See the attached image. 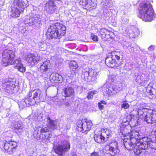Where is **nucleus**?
I'll list each match as a JSON object with an SVG mask.
<instances>
[{
  "instance_id": "37",
  "label": "nucleus",
  "mask_w": 156,
  "mask_h": 156,
  "mask_svg": "<svg viewBox=\"0 0 156 156\" xmlns=\"http://www.w3.org/2000/svg\"><path fill=\"white\" fill-rule=\"evenodd\" d=\"M96 92V91H92L89 92L88 94L87 98L88 99H92L93 98V95L95 94Z\"/></svg>"
},
{
  "instance_id": "17",
  "label": "nucleus",
  "mask_w": 156,
  "mask_h": 156,
  "mask_svg": "<svg viewBox=\"0 0 156 156\" xmlns=\"http://www.w3.org/2000/svg\"><path fill=\"white\" fill-rule=\"evenodd\" d=\"M137 142H135V139H131L129 138H127L126 140L125 139L124 140V145L128 150H131L134 147Z\"/></svg>"
},
{
  "instance_id": "15",
  "label": "nucleus",
  "mask_w": 156,
  "mask_h": 156,
  "mask_svg": "<svg viewBox=\"0 0 156 156\" xmlns=\"http://www.w3.org/2000/svg\"><path fill=\"white\" fill-rule=\"evenodd\" d=\"M1 87L5 90V92L9 93H12L15 87V85L13 82L7 81L2 83Z\"/></svg>"
},
{
  "instance_id": "36",
  "label": "nucleus",
  "mask_w": 156,
  "mask_h": 156,
  "mask_svg": "<svg viewBox=\"0 0 156 156\" xmlns=\"http://www.w3.org/2000/svg\"><path fill=\"white\" fill-rule=\"evenodd\" d=\"M133 34H134V38L138 37L140 34V31L136 27H134L133 29Z\"/></svg>"
},
{
  "instance_id": "52",
  "label": "nucleus",
  "mask_w": 156,
  "mask_h": 156,
  "mask_svg": "<svg viewBox=\"0 0 156 156\" xmlns=\"http://www.w3.org/2000/svg\"><path fill=\"white\" fill-rule=\"evenodd\" d=\"M99 103H101V104L103 105H106L107 104L106 102L104 101H101Z\"/></svg>"
},
{
  "instance_id": "28",
  "label": "nucleus",
  "mask_w": 156,
  "mask_h": 156,
  "mask_svg": "<svg viewBox=\"0 0 156 156\" xmlns=\"http://www.w3.org/2000/svg\"><path fill=\"white\" fill-rule=\"evenodd\" d=\"M120 88L115 85H110L108 88V90L110 91L112 94H115L120 91Z\"/></svg>"
},
{
  "instance_id": "30",
  "label": "nucleus",
  "mask_w": 156,
  "mask_h": 156,
  "mask_svg": "<svg viewBox=\"0 0 156 156\" xmlns=\"http://www.w3.org/2000/svg\"><path fill=\"white\" fill-rule=\"evenodd\" d=\"M120 127L121 131H122L123 130L124 133H126V134L127 133L126 131L127 129L129 128H131L130 126H129V122L128 121L122 122L120 125Z\"/></svg>"
},
{
  "instance_id": "38",
  "label": "nucleus",
  "mask_w": 156,
  "mask_h": 156,
  "mask_svg": "<svg viewBox=\"0 0 156 156\" xmlns=\"http://www.w3.org/2000/svg\"><path fill=\"white\" fill-rule=\"evenodd\" d=\"M69 65L71 68L73 69H76L78 67L77 62L74 61H71L69 63Z\"/></svg>"
},
{
  "instance_id": "50",
  "label": "nucleus",
  "mask_w": 156,
  "mask_h": 156,
  "mask_svg": "<svg viewBox=\"0 0 156 156\" xmlns=\"http://www.w3.org/2000/svg\"><path fill=\"white\" fill-rule=\"evenodd\" d=\"M63 104L66 106L69 105V103L66 100L63 101Z\"/></svg>"
},
{
  "instance_id": "55",
  "label": "nucleus",
  "mask_w": 156,
  "mask_h": 156,
  "mask_svg": "<svg viewBox=\"0 0 156 156\" xmlns=\"http://www.w3.org/2000/svg\"><path fill=\"white\" fill-rule=\"evenodd\" d=\"M68 77L69 78V79H71L72 78V77L71 76L70 74V76L68 75Z\"/></svg>"
},
{
  "instance_id": "22",
  "label": "nucleus",
  "mask_w": 156,
  "mask_h": 156,
  "mask_svg": "<svg viewBox=\"0 0 156 156\" xmlns=\"http://www.w3.org/2000/svg\"><path fill=\"white\" fill-rule=\"evenodd\" d=\"M149 109L143 107H140L137 110V114L140 117L143 119L145 121V118H146V115H147Z\"/></svg>"
},
{
  "instance_id": "12",
  "label": "nucleus",
  "mask_w": 156,
  "mask_h": 156,
  "mask_svg": "<svg viewBox=\"0 0 156 156\" xmlns=\"http://www.w3.org/2000/svg\"><path fill=\"white\" fill-rule=\"evenodd\" d=\"M25 58L27 61L31 66L37 64L40 60V56L31 54H27Z\"/></svg>"
},
{
  "instance_id": "32",
  "label": "nucleus",
  "mask_w": 156,
  "mask_h": 156,
  "mask_svg": "<svg viewBox=\"0 0 156 156\" xmlns=\"http://www.w3.org/2000/svg\"><path fill=\"white\" fill-rule=\"evenodd\" d=\"M101 4L105 8L108 9L112 7L113 5V2L111 0H102Z\"/></svg>"
},
{
  "instance_id": "39",
  "label": "nucleus",
  "mask_w": 156,
  "mask_h": 156,
  "mask_svg": "<svg viewBox=\"0 0 156 156\" xmlns=\"http://www.w3.org/2000/svg\"><path fill=\"white\" fill-rule=\"evenodd\" d=\"M14 63L12 64H14L15 65H16V67L19 66L20 65H22V61L21 59L20 58H18L16 61L14 60V58L13 59Z\"/></svg>"
},
{
  "instance_id": "20",
  "label": "nucleus",
  "mask_w": 156,
  "mask_h": 156,
  "mask_svg": "<svg viewBox=\"0 0 156 156\" xmlns=\"http://www.w3.org/2000/svg\"><path fill=\"white\" fill-rule=\"evenodd\" d=\"M74 94V90L72 87H69L64 88L62 92V95L66 97L73 96Z\"/></svg>"
},
{
  "instance_id": "24",
  "label": "nucleus",
  "mask_w": 156,
  "mask_h": 156,
  "mask_svg": "<svg viewBox=\"0 0 156 156\" xmlns=\"http://www.w3.org/2000/svg\"><path fill=\"white\" fill-rule=\"evenodd\" d=\"M63 77L58 73H52L50 76V80L51 82L58 81L60 82H62L63 80Z\"/></svg>"
},
{
  "instance_id": "41",
  "label": "nucleus",
  "mask_w": 156,
  "mask_h": 156,
  "mask_svg": "<svg viewBox=\"0 0 156 156\" xmlns=\"http://www.w3.org/2000/svg\"><path fill=\"white\" fill-rule=\"evenodd\" d=\"M17 68L18 70L22 72H24L25 71V68L23 66L22 64L20 65Z\"/></svg>"
},
{
  "instance_id": "14",
  "label": "nucleus",
  "mask_w": 156,
  "mask_h": 156,
  "mask_svg": "<svg viewBox=\"0 0 156 156\" xmlns=\"http://www.w3.org/2000/svg\"><path fill=\"white\" fill-rule=\"evenodd\" d=\"M145 121L148 123L153 124L156 122V111L149 109L147 115H146Z\"/></svg>"
},
{
  "instance_id": "16",
  "label": "nucleus",
  "mask_w": 156,
  "mask_h": 156,
  "mask_svg": "<svg viewBox=\"0 0 156 156\" xmlns=\"http://www.w3.org/2000/svg\"><path fill=\"white\" fill-rule=\"evenodd\" d=\"M55 0H50L47 2H48L46 4V11L49 14H53L56 11L57 7L55 4L54 1Z\"/></svg>"
},
{
  "instance_id": "19",
  "label": "nucleus",
  "mask_w": 156,
  "mask_h": 156,
  "mask_svg": "<svg viewBox=\"0 0 156 156\" xmlns=\"http://www.w3.org/2000/svg\"><path fill=\"white\" fill-rule=\"evenodd\" d=\"M109 135L107 134L106 138L102 134L99 135H95L94 136V140L95 141L98 143L103 144L107 141L109 138Z\"/></svg>"
},
{
  "instance_id": "4",
  "label": "nucleus",
  "mask_w": 156,
  "mask_h": 156,
  "mask_svg": "<svg viewBox=\"0 0 156 156\" xmlns=\"http://www.w3.org/2000/svg\"><path fill=\"white\" fill-rule=\"evenodd\" d=\"M41 91L38 89L30 91L24 99V102L27 105H33L40 102Z\"/></svg>"
},
{
  "instance_id": "49",
  "label": "nucleus",
  "mask_w": 156,
  "mask_h": 156,
  "mask_svg": "<svg viewBox=\"0 0 156 156\" xmlns=\"http://www.w3.org/2000/svg\"><path fill=\"white\" fill-rule=\"evenodd\" d=\"M90 156H99V155L97 152H94L91 154Z\"/></svg>"
},
{
  "instance_id": "21",
  "label": "nucleus",
  "mask_w": 156,
  "mask_h": 156,
  "mask_svg": "<svg viewBox=\"0 0 156 156\" xmlns=\"http://www.w3.org/2000/svg\"><path fill=\"white\" fill-rule=\"evenodd\" d=\"M113 143L115 147L110 146L107 147L108 150V153L112 156L118 154L119 152V150L118 147V143L115 141Z\"/></svg>"
},
{
  "instance_id": "3",
  "label": "nucleus",
  "mask_w": 156,
  "mask_h": 156,
  "mask_svg": "<svg viewBox=\"0 0 156 156\" xmlns=\"http://www.w3.org/2000/svg\"><path fill=\"white\" fill-rule=\"evenodd\" d=\"M11 11V16L17 18L19 17L20 14L24 10L25 7L29 5L28 0H14Z\"/></svg>"
},
{
  "instance_id": "40",
  "label": "nucleus",
  "mask_w": 156,
  "mask_h": 156,
  "mask_svg": "<svg viewBox=\"0 0 156 156\" xmlns=\"http://www.w3.org/2000/svg\"><path fill=\"white\" fill-rule=\"evenodd\" d=\"M129 105L127 102L126 101L123 102V104L122 105L121 107L125 109H126L129 108Z\"/></svg>"
},
{
  "instance_id": "34",
  "label": "nucleus",
  "mask_w": 156,
  "mask_h": 156,
  "mask_svg": "<svg viewBox=\"0 0 156 156\" xmlns=\"http://www.w3.org/2000/svg\"><path fill=\"white\" fill-rule=\"evenodd\" d=\"M121 21L123 24H126L128 23L129 19L127 16L123 15L121 16Z\"/></svg>"
},
{
  "instance_id": "6",
  "label": "nucleus",
  "mask_w": 156,
  "mask_h": 156,
  "mask_svg": "<svg viewBox=\"0 0 156 156\" xmlns=\"http://www.w3.org/2000/svg\"><path fill=\"white\" fill-rule=\"evenodd\" d=\"M15 57V52L12 50H5L2 54V65L4 66H6L12 64Z\"/></svg>"
},
{
  "instance_id": "7",
  "label": "nucleus",
  "mask_w": 156,
  "mask_h": 156,
  "mask_svg": "<svg viewBox=\"0 0 156 156\" xmlns=\"http://www.w3.org/2000/svg\"><path fill=\"white\" fill-rule=\"evenodd\" d=\"M147 139L146 137H143L139 140V141L136 143L132 150L134 153L137 155L142 154L144 152L143 151L148 149V146L145 144L147 141Z\"/></svg>"
},
{
  "instance_id": "54",
  "label": "nucleus",
  "mask_w": 156,
  "mask_h": 156,
  "mask_svg": "<svg viewBox=\"0 0 156 156\" xmlns=\"http://www.w3.org/2000/svg\"><path fill=\"white\" fill-rule=\"evenodd\" d=\"M155 125H156V124H154L152 126V127H153V129L152 130V132H154V130H153L154 129H155V127H154V126Z\"/></svg>"
},
{
  "instance_id": "48",
  "label": "nucleus",
  "mask_w": 156,
  "mask_h": 156,
  "mask_svg": "<svg viewBox=\"0 0 156 156\" xmlns=\"http://www.w3.org/2000/svg\"><path fill=\"white\" fill-rule=\"evenodd\" d=\"M154 46L151 45L148 48V50L150 51H152L154 50Z\"/></svg>"
},
{
  "instance_id": "13",
  "label": "nucleus",
  "mask_w": 156,
  "mask_h": 156,
  "mask_svg": "<svg viewBox=\"0 0 156 156\" xmlns=\"http://www.w3.org/2000/svg\"><path fill=\"white\" fill-rule=\"evenodd\" d=\"M100 33L102 38H105L106 40L109 41L110 38L113 39L115 37L113 32L104 28H102L100 30Z\"/></svg>"
},
{
  "instance_id": "1",
  "label": "nucleus",
  "mask_w": 156,
  "mask_h": 156,
  "mask_svg": "<svg viewBox=\"0 0 156 156\" xmlns=\"http://www.w3.org/2000/svg\"><path fill=\"white\" fill-rule=\"evenodd\" d=\"M138 10V16L146 22H151L155 17L152 6L150 1L140 0Z\"/></svg>"
},
{
  "instance_id": "51",
  "label": "nucleus",
  "mask_w": 156,
  "mask_h": 156,
  "mask_svg": "<svg viewBox=\"0 0 156 156\" xmlns=\"http://www.w3.org/2000/svg\"><path fill=\"white\" fill-rule=\"evenodd\" d=\"M56 104L59 107H61L62 105V102L60 101H58V102L57 103H56Z\"/></svg>"
},
{
  "instance_id": "46",
  "label": "nucleus",
  "mask_w": 156,
  "mask_h": 156,
  "mask_svg": "<svg viewBox=\"0 0 156 156\" xmlns=\"http://www.w3.org/2000/svg\"><path fill=\"white\" fill-rule=\"evenodd\" d=\"M39 48L44 49L46 48V45L45 43H41L39 44Z\"/></svg>"
},
{
  "instance_id": "18",
  "label": "nucleus",
  "mask_w": 156,
  "mask_h": 156,
  "mask_svg": "<svg viewBox=\"0 0 156 156\" xmlns=\"http://www.w3.org/2000/svg\"><path fill=\"white\" fill-rule=\"evenodd\" d=\"M12 129L17 133L21 134L23 131V127L22 126L20 122L13 121L12 123Z\"/></svg>"
},
{
  "instance_id": "9",
  "label": "nucleus",
  "mask_w": 156,
  "mask_h": 156,
  "mask_svg": "<svg viewBox=\"0 0 156 156\" xmlns=\"http://www.w3.org/2000/svg\"><path fill=\"white\" fill-rule=\"evenodd\" d=\"M77 129L78 131L87 134L90 129L92 125L91 121L86 120H79L77 121Z\"/></svg>"
},
{
  "instance_id": "33",
  "label": "nucleus",
  "mask_w": 156,
  "mask_h": 156,
  "mask_svg": "<svg viewBox=\"0 0 156 156\" xmlns=\"http://www.w3.org/2000/svg\"><path fill=\"white\" fill-rule=\"evenodd\" d=\"M84 78L85 80L90 83H95L97 81V77L90 75L87 77L84 76Z\"/></svg>"
},
{
  "instance_id": "23",
  "label": "nucleus",
  "mask_w": 156,
  "mask_h": 156,
  "mask_svg": "<svg viewBox=\"0 0 156 156\" xmlns=\"http://www.w3.org/2000/svg\"><path fill=\"white\" fill-rule=\"evenodd\" d=\"M48 131V129L47 127L36 129L34 130L33 135L35 138L37 140H39L41 138V133L47 132Z\"/></svg>"
},
{
  "instance_id": "43",
  "label": "nucleus",
  "mask_w": 156,
  "mask_h": 156,
  "mask_svg": "<svg viewBox=\"0 0 156 156\" xmlns=\"http://www.w3.org/2000/svg\"><path fill=\"white\" fill-rule=\"evenodd\" d=\"M149 94L148 96L149 98L152 99L155 98V95L153 94L152 90H150L149 91Z\"/></svg>"
},
{
  "instance_id": "44",
  "label": "nucleus",
  "mask_w": 156,
  "mask_h": 156,
  "mask_svg": "<svg viewBox=\"0 0 156 156\" xmlns=\"http://www.w3.org/2000/svg\"><path fill=\"white\" fill-rule=\"evenodd\" d=\"M39 12V8L37 7L33 6V14H34V13H38Z\"/></svg>"
},
{
  "instance_id": "26",
  "label": "nucleus",
  "mask_w": 156,
  "mask_h": 156,
  "mask_svg": "<svg viewBox=\"0 0 156 156\" xmlns=\"http://www.w3.org/2000/svg\"><path fill=\"white\" fill-rule=\"evenodd\" d=\"M50 61L49 60L44 62L40 67L39 71L40 72L43 73H45L48 70V67L50 66Z\"/></svg>"
},
{
  "instance_id": "35",
  "label": "nucleus",
  "mask_w": 156,
  "mask_h": 156,
  "mask_svg": "<svg viewBox=\"0 0 156 156\" xmlns=\"http://www.w3.org/2000/svg\"><path fill=\"white\" fill-rule=\"evenodd\" d=\"M125 34L128 35L130 38H134L133 29H129L125 31Z\"/></svg>"
},
{
  "instance_id": "2",
  "label": "nucleus",
  "mask_w": 156,
  "mask_h": 156,
  "mask_svg": "<svg viewBox=\"0 0 156 156\" xmlns=\"http://www.w3.org/2000/svg\"><path fill=\"white\" fill-rule=\"evenodd\" d=\"M66 27L64 25L59 23L50 25L47 30V34L51 39L59 38L66 33Z\"/></svg>"
},
{
  "instance_id": "47",
  "label": "nucleus",
  "mask_w": 156,
  "mask_h": 156,
  "mask_svg": "<svg viewBox=\"0 0 156 156\" xmlns=\"http://www.w3.org/2000/svg\"><path fill=\"white\" fill-rule=\"evenodd\" d=\"M98 107L100 110H102L103 109L104 106L103 105L101 104V103H98Z\"/></svg>"
},
{
  "instance_id": "58",
  "label": "nucleus",
  "mask_w": 156,
  "mask_h": 156,
  "mask_svg": "<svg viewBox=\"0 0 156 156\" xmlns=\"http://www.w3.org/2000/svg\"><path fill=\"white\" fill-rule=\"evenodd\" d=\"M66 78H67V76H66Z\"/></svg>"
},
{
  "instance_id": "27",
  "label": "nucleus",
  "mask_w": 156,
  "mask_h": 156,
  "mask_svg": "<svg viewBox=\"0 0 156 156\" xmlns=\"http://www.w3.org/2000/svg\"><path fill=\"white\" fill-rule=\"evenodd\" d=\"M130 135L129 136V138L131 139H135V142H137L139 141V139L138 140L140 134L137 131H133L130 133L129 132L128 133Z\"/></svg>"
},
{
  "instance_id": "45",
  "label": "nucleus",
  "mask_w": 156,
  "mask_h": 156,
  "mask_svg": "<svg viewBox=\"0 0 156 156\" xmlns=\"http://www.w3.org/2000/svg\"><path fill=\"white\" fill-rule=\"evenodd\" d=\"M44 134L45 138L47 139H49L51 137V132H50L49 130L47 132H45Z\"/></svg>"
},
{
  "instance_id": "10",
  "label": "nucleus",
  "mask_w": 156,
  "mask_h": 156,
  "mask_svg": "<svg viewBox=\"0 0 156 156\" xmlns=\"http://www.w3.org/2000/svg\"><path fill=\"white\" fill-rule=\"evenodd\" d=\"M40 17V15L38 14H32L29 18L25 20V22L34 28L39 27L41 21Z\"/></svg>"
},
{
  "instance_id": "53",
  "label": "nucleus",
  "mask_w": 156,
  "mask_h": 156,
  "mask_svg": "<svg viewBox=\"0 0 156 156\" xmlns=\"http://www.w3.org/2000/svg\"><path fill=\"white\" fill-rule=\"evenodd\" d=\"M154 127H155V129H154L153 130L154 132L155 133V132H156V125H154Z\"/></svg>"
},
{
  "instance_id": "29",
  "label": "nucleus",
  "mask_w": 156,
  "mask_h": 156,
  "mask_svg": "<svg viewBox=\"0 0 156 156\" xmlns=\"http://www.w3.org/2000/svg\"><path fill=\"white\" fill-rule=\"evenodd\" d=\"M144 137L147 139V141L145 143V144L148 146V149L151 148L155 149L154 147H156V140L154 142H153L150 139L147 137Z\"/></svg>"
},
{
  "instance_id": "11",
  "label": "nucleus",
  "mask_w": 156,
  "mask_h": 156,
  "mask_svg": "<svg viewBox=\"0 0 156 156\" xmlns=\"http://www.w3.org/2000/svg\"><path fill=\"white\" fill-rule=\"evenodd\" d=\"M120 57L117 55L114 56L112 55V57H107L105 60V62L107 66L112 68H116L120 64Z\"/></svg>"
},
{
  "instance_id": "57",
  "label": "nucleus",
  "mask_w": 156,
  "mask_h": 156,
  "mask_svg": "<svg viewBox=\"0 0 156 156\" xmlns=\"http://www.w3.org/2000/svg\"><path fill=\"white\" fill-rule=\"evenodd\" d=\"M154 148H155V149H156V147H155Z\"/></svg>"
},
{
  "instance_id": "42",
  "label": "nucleus",
  "mask_w": 156,
  "mask_h": 156,
  "mask_svg": "<svg viewBox=\"0 0 156 156\" xmlns=\"http://www.w3.org/2000/svg\"><path fill=\"white\" fill-rule=\"evenodd\" d=\"M90 37L94 41L96 42L98 41V37L96 35H95L93 33H92L91 34Z\"/></svg>"
},
{
  "instance_id": "5",
  "label": "nucleus",
  "mask_w": 156,
  "mask_h": 156,
  "mask_svg": "<svg viewBox=\"0 0 156 156\" xmlns=\"http://www.w3.org/2000/svg\"><path fill=\"white\" fill-rule=\"evenodd\" d=\"M70 147L69 141L63 140L61 144L54 147V149L56 153L59 156H64L65 152L67 151Z\"/></svg>"
},
{
  "instance_id": "56",
  "label": "nucleus",
  "mask_w": 156,
  "mask_h": 156,
  "mask_svg": "<svg viewBox=\"0 0 156 156\" xmlns=\"http://www.w3.org/2000/svg\"><path fill=\"white\" fill-rule=\"evenodd\" d=\"M119 26H122V23H119Z\"/></svg>"
},
{
  "instance_id": "25",
  "label": "nucleus",
  "mask_w": 156,
  "mask_h": 156,
  "mask_svg": "<svg viewBox=\"0 0 156 156\" xmlns=\"http://www.w3.org/2000/svg\"><path fill=\"white\" fill-rule=\"evenodd\" d=\"M47 122L48 123V126L52 129H56L58 126L57 120H53L49 117H48L47 119Z\"/></svg>"
},
{
  "instance_id": "8",
  "label": "nucleus",
  "mask_w": 156,
  "mask_h": 156,
  "mask_svg": "<svg viewBox=\"0 0 156 156\" xmlns=\"http://www.w3.org/2000/svg\"><path fill=\"white\" fill-rule=\"evenodd\" d=\"M0 146L3 147L6 151H7L9 154H11L15 151L17 144L16 141L6 139L4 143L2 141H0Z\"/></svg>"
},
{
  "instance_id": "31",
  "label": "nucleus",
  "mask_w": 156,
  "mask_h": 156,
  "mask_svg": "<svg viewBox=\"0 0 156 156\" xmlns=\"http://www.w3.org/2000/svg\"><path fill=\"white\" fill-rule=\"evenodd\" d=\"M98 74V73L97 72L95 69L90 70L89 71H86L84 73V75L86 77L90 75L97 77Z\"/></svg>"
}]
</instances>
